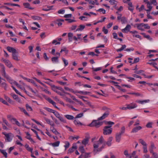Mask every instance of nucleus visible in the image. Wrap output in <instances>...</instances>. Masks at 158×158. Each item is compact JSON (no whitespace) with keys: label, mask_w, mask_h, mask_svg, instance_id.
<instances>
[{"label":"nucleus","mask_w":158,"mask_h":158,"mask_svg":"<svg viewBox=\"0 0 158 158\" xmlns=\"http://www.w3.org/2000/svg\"><path fill=\"white\" fill-rule=\"evenodd\" d=\"M106 124L109 125L108 126H106L103 129V134L104 135H109L110 134L112 131V129L111 128V125L114 124V123L111 121L106 122Z\"/></svg>","instance_id":"obj_1"},{"label":"nucleus","mask_w":158,"mask_h":158,"mask_svg":"<svg viewBox=\"0 0 158 158\" xmlns=\"http://www.w3.org/2000/svg\"><path fill=\"white\" fill-rule=\"evenodd\" d=\"M106 144L105 142L104 143L102 146L99 148H98L99 146V143H98L97 144L94 143L93 144V147L94 148V152H95L96 154L97 152L101 151L104 148L106 145Z\"/></svg>","instance_id":"obj_2"},{"label":"nucleus","mask_w":158,"mask_h":158,"mask_svg":"<svg viewBox=\"0 0 158 158\" xmlns=\"http://www.w3.org/2000/svg\"><path fill=\"white\" fill-rule=\"evenodd\" d=\"M51 87H52V89L54 91L57 93L58 94L60 95L61 96H62L63 95L61 94V93L60 92H57V89H59L63 92H64V89L61 87H58L54 85H51Z\"/></svg>","instance_id":"obj_3"},{"label":"nucleus","mask_w":158,"mask_h":158,"mask_svg":"<svg viewBox=\"0 0 158 158\" xmlns=\"http://www.w3.org/2000/svg\"><path fill=\"white\" fill-rule=\"evenodd\" d=\"M2 134L5 136V140L7 142H10L12 139V138L13 137V135L11 133H6L5 132H2Z\"/></svg>","instance_id":"obj_4"},{"label":"nucleus","mask_w":158,"mask_h":158,"mask_svg":"<svg viewBox=\"0 0 158 158\" xmlns=\"http://www.w3.org/2000/svg\"><path fill=\"white\" fill-rule=\"evenodd\" d=\"M102 123L97 122L95 120H94L89 125V126L90 127H95L96 128H98L100 126L102 125Z\"/></svg>","instance_id":"obj_5"},{"label":"nucleus","mask_w":158,"mask_h":158,"mask_svg":"<svg viewBox=\"0 0 158 158\" xmlns=\"http://www.w3.org/2000/svg\"><path fill=\"white\" fill-rule=\"evenodd\" d=\"M0 67L2 69V75L6 78L9 79L8 76L6 75L5 68L4 65L3 64L0 63Z\"/></svg>","instance_id":"obj_6"},{"label":"nucleus","mask_w":158,"mask_h":158,"mask_svg":"<svg viewBox=\"0 0 158 158\" xmlns=\"http://www.w3.org/2000/svg\"><path fill=\"white\" fill-rule=\"evenodd\" d=\"M110 114V111L108 110L106 111L105 113L103 114V115L100 118H98V120H102L106 118Z\"/></svg>","instance_id":"obj_7"},{"label":"nucleus","mask_w":158,"mask_h":158,"mask_svg":"<svg viewBox=\"0 0 158 158\" xmlns=\"http://www.w3.org/2000/svg\"><path fill=\"white\" fill-rule=\"evenodd\" d=\"M127 106L128 109L131 110L137 107V105L136 104L134 103H131L129 104H127L126 105Z\"/></svg>","instance_id":"obj_8"},{"label":"nucleus","mask_w":158,"mask_h":158,"mask_svg":"<svg viewBox=\"0 0 158 158\" xmlns=\"http://www.w3.org/2000/svg\"><path fill=\"white\" fill-rule=\"evenodd\" d=\"M122 135L120 133H117L116 134L115 140L116 142L118 143L120 142L121 140Z\"/></svg>","instance_id":"obj_9"},{"label":"nucleus","mask_w":158,"mask_h":158,"mask_svg":"<svg viewBox=\"0 0 158 158\" xmlns=\"http://www.w3.org/2000/svg\"><path fill=\"white\" fill-rule=\"evenodd\" d=\"M113 139V137L112 136L110 137L107 142H105L106 144L108 146H110L112 144L111 142Z\"/></svg>","instance_id":"obj_10"},{"label":"nucleus","mask_w":158,"mask_h":158,"mask_svg":"<svg viewBox=\"0 0 158 158\" xmlns=\"http://www.w3.org/2000/svg\"><path fill=\"white\" fill-rule=\"evenodd\" d=\"M7 50L10 52H12V53H16L17 52L16 50L14 48L10 47H7Z\"/></svg>","instance_id":"obj_11"},{"label":"nucleus","mask_w":158,"mask_h":158,"mask_svg":"<svg viewBox=\"0 0 158 158\" xmlns=\"http://www.w3.org/2000/svg\"><path fill=\"white\" fill-rule=\"evenodd\" d=\"M142 128V127L140 126L135 127L132 129L131 132L133 133H136L138 131L141 130Z\"/></svg>","instance_id":"obj_12"},{"label":"nucleus","mask_w":158,"mask_h":158,"mask_svg":"<svg viewBox=\"0 0 158 158\" xmlns=\"http://www.w3.org/2000/svg\"><path fill=\"white\" fill-rule=\"evenodd\" d=\"M131 28V26L129 24H127L125 28L122 29V31L123 33L126 32V31H130V30Z\"/></svg>","instance_id":"obj_13"},{"label":"nucleus","mask_w":158,"mask_h":158,"mask_svg":"<svg viewBox=\"0 0 158 158\" xmlns=\"http://www.w3.org/2000/svg\"><path fill=\"white\" fill-rule=\"evenodd\" d=\"M16 53H12V58L13 60L17 61H19L20 60L17 55L15 54Z\"/></svg>","instance_id":"obj_14"},{"label":"nucleus","mask_w":158,"mask_h":158,"mask_svg":"<svg viewBox=\"0 0 158 158\" xmlns=\"http://www.w3.org/2000/svg\"><path fill=\"white\" fill-rule=\"evenodd\" d=\"M5 63L6 65L9 68L13 67L12 64H11V62L8 60H6V61H5Z\"/></svg>","instance_id":"obj_15"},{"label":"nucleus","mask_w":158,"mask_h":158,"mask_svg":"<svg viewBox=\"0 0 158 158\" xmlns=\"http://www.w3.org/2000/svg\"><path fill=\"white\" fill-rule=\"evenodd\" d=\"M51 131L56 135L60 134V133L57 131L56 129H55L54 127H51Z\"/></svg>","instance_id":"obj_16"},{"label":"nucleus","mask_w":158,"mask_h":158,"mask_svg":"<svg viewBox=\"0 0 158 158\" xmlns=\"http://www.w3.org/2000/svg\"><path fill=\"white\" fill-rule=\"evenodd\" d=\"M121 10H118L116 12V14L118 15V16L117 17V19L118 20H119L121 19V18L122 16V14L121 13Z\"/></svg>","instance_id":"obj_17"},{"label":"nucleus","mask_w":158,"mask_h":158,"mask_svg":"<svg viewBox=\"0 0 158 158\" xmlns=\"http://www.w3.org/2000/svg\"><path fill=\"white\" fill-rule=\"evenodd\" d=\"M23 6L26 8L32 9V8L30 6V4L28 3H24L23 4Z\"/></svg>","instance_id":"obj_18"},{"label":"nucleus","mask_w":158,"mask_h":158,"mask_svg":"<svg viewBox=\"0 0 158 158\" xmlns=\"http://www.w3.org/2000/svg\"><path fill=\"white\" fill-rule=\"evenodd\" d=\"M25 147L28 151L30 152L31 153H32L33 149L32 148L29 147L28 145L26 144L25 146Z\"/></svg>","instance_id":"obj_19"},{"label":"nucleus","mask_w":158,"mask_h":158,"mask_svg":"<svg viewBox=\"0 0 158 158\" xmlns=\"http://www.w3.org/2000/svg\"><path fill=\"white\" fill-rule=\"evenodd\" d=\"M19 108L20 109V110L21 111L23 112L25 115L28 116H29V114L26 111V110L24 108L21 107H19Z\"/></svg>","instance_id":"obj_20"},{"label":"nucleus","mask_w":158,"mask_h":158,"mask_svg":"<svg viewBox=\"0 0 158 158\" xmlns=\"http://www.w3.org/2000/svg\"><path fill=\"white\" fill-rule=\"evenodd\" d=\"M64 117L69 120H73L74 118L73 116L68 114L64 115Z\"/></svg>","instance_id":"obj_21"},{"label":"nucleus","mask_w":158,"mask_h":158,"mask_svg":"<svg viewBox=\"0 0 158 158\" xmlns=\"http://www.w3.org/2000/svg\"><path fill=\"white\" fill-rule=\"evenodd\" d=\"M60 143L59 141H56L54 143H51L50 144L54 147L58 146Z\"/></svg>","instance_id":"obj_22"},{"label":"nucleus","mask_w":158,"mask_h":158,"mask_svg":"<svg viewBox=\"0 0 158 158\" xmlns=\"http://www.w3.org/2000/svg\"><path fill=\"white\" fill-rule=\"evenodd\" d=\"M0 152L2 154H3V155L6 158L7 157V154L5 150H4L0 149Z\"/></svg>","instance_id":"obj_23"},{"label":"nucleus","mask_w":158,"mask_h":158,"mask_svg":"<svg viewBox=\"0 0 158 158\" xmlns=\"http://www.w3.org/2000/svg\"><path fill=\"white\" fill-rule=\"evenodd\" d=\"M104 141V139L103 138V137L102 136H101L100 137L99 139V140L98 141V143H99V144H102L103 143Z\"/></svg>","instance_id":"obj_24"},{"label":"nucleus","mask_w":158,"mask_h":158,"mask_svg":"<svg viewBox=\"0 0 158 158\" xmlns=\"http://www.w3.org/2000/svg\"><path fill=\"white\" fill-rule=\"evenodd\" d=\"M121 21L122 24H124L127 22L126 18L124 17L121 18Z\"/></svg>","instance_id":"obj_25"},{"label":"nucleus","mask_w":158,"mask_h":158,"mask_svg":"<svg viewBox=\"0 0 158 158\" xmlns=\"http://www.w3.org/2000/svg\"><path fill=\"white\" fill-rule=\"evenodd\" d=\"M58 58L59 57H53L51 59L52 61L53 62H57Z\"/></svg>","instance_id":"obj_26"},{"label":"nucleus","mask_w":158,"mask_h":158,"mask_svg":"<svg viewBox=\"0 0 158 158\" xmlns=\"http://www.w3.org/2000/svg\"><path fill=\"white\" fill-rule=\"evenodd\" d=\"M79 28H77L76 30V31H82L83 29H84L85 27V26L81 25L79 26Z\"/></svg>","instance_id":"obj_27"},{"label":"nucleus","mask_w":158,"mask_h":158,"mask_svg":"<svg viewBox=\"0 0 158 158\" xmlns=\"http://www.w3.org/2000/svg\"><path fill=\"white\" fill-rule=\"evenodd\" d=\"M10 120H13L14 122H15L16 124L19 126H20V123L15 118H11L10 119Z\"/></svg>","instance_id":"obj_28"},{"label":"nucleus","mask_w":158,"mask_h":158,"mask_svg":"<svg viewBox=\"0 0 158 158\" xmlns=\"http://www.w3.org/2000/svg\"><path fill=\"white\" fill-rule=\"evenodd\" d=\"M89 142V139L88 138H86L85 139L82 141V143L84 144L85 145H86Z\"/></svg>","instance_id":"obj_29"},{"label":"nucleus","mask_w":158,"mask_h":158,"mask_svg":"<svg viewBox=\"0 0 158 158\" xmlns=\"http://www.w3.org/2000/svg\"><path fill=\"white\" fill-rule=\"evenodd\" d=\"M58 118L61 122L64 123H66V120L64 119L62 117L60 116Z\"/></svg>","instance_id":"obj_30"},{"label":"nucleus","mask_w":158,"mask_h":158,"mask_svg":"<svg viewBox=\"0 0 158 158\" xmlns=\"http://www.w3.org/2000/svg\"><path fill=\"white\" fill-rule=\"evenodd\" d=\"M73 122L76 125H78L79 124L80 125H83L82 123L77 120H75Z\"/></svg>","instance_id":"obj_31"},{"label":"nucleus","mask_w":158,"mask_h":158,"mask_svg":"<svg viewBox=\"0 0 158 158\" xmlns=\"http://www.w3.org/2000/svg\"><path fill=\"white\" fill-rule=\"evenodd\" d=\"M31 18L34 20H41L42 19V18L39 16H32Z\"/></svg>","instance_id":"obj_32"},{"label":"nucleus","mask_w":158,"mask_h":158,"mask_svg":"<svg viewBox=\"0 0 158 158\" xmlns=\"http://www.w3.org/2000/svg\"><path fill=\"white\" fill-rule=\"evenodd\" d=\"M79 150L82 153H84L85 152V150L83 146H81L79 148Z\"/></svg>","instance_id":"obj_33"},{"label":"nucleus","mask_w":158,"mask_h":158,"mask_svg":"<svg viewBox=\"0 0 158 158\" xmlns=\"http://www.w3.org/2000/svg\"><path fill=\"white\" fill-rule=\"evenodd\" d=\"M139 142L143 145V146H146L147 144L146 142L143 140L142 139H139Z\"/></svg>","instance_id":"obj_34"},{"label":"nucleus","mask_w":158,"mask_h":158,"mask_svg":"<svg viewBox=\"0 0 158 158\" xmlns=\"http://www.w3.org/2000/svg\"><path fill=\"white\" fill-rule=\"evenodd\" d=\"M125 127L124 126L122 127L121 128L120 132L118 133H120L122 135L125 132Z\"/></svg>","instance_id":"obj_35"},{"label":"nucleus","mask_w":158,"mask_h":158,"mask_svg":"<svg viewBox=\"0 0 158 158\" xmlns=\"http://www.w3.org/2000/svg\"><path fill=\"white\" fill-rule=\"evenodd\" d=\"M26 109L28 111H32V108L29 106L28 104H26Z\"/></svg>","instance_id":"obj_36"},{"label":"nucleus","mask_w":158,"mask_h":158,"mask_svg":"<svg viewBox=\"0 0 158 158\" xmlns=\"http://www.w3.org/2000/svg\"><path fill=\"white\" fill-rule=\"evenodd\" d=\"M147 17L148 19H152V17L151 16L150 14L151 13L150 12L151 10H147Z\"/></svg>","instance_id":"obj_37"},{"label":"nucleus","mask_w":158,"mask_h":158,"mask_svg":"<svg viewBox=\"0 0 158 158\" xmlns=\"http://www.w3.org/2000/svg\"><path fill=\"white\" fill-rule=\"evenodd\" d=\"M116 86H117L118 87V88L120 90H121L123 92H126V90L125 89H122L121 87L119 85H115Z\"/></svg>","instance_id":"obj_38"},{"label":"nucleus","mask_w":158,"mask_h":158,"mask_svg":"<svg viewBox=\"0 0 158 158\" xmlns=\"http://www.w3.org/2000/svg\"><path fill=\"white\" fill-rule=\"evenodd\" d=\"M90 93V92H87V91L84 92V91H79V92H78V93L82 94L84 95H86V94H89Z\"/></svg>","instance_id":"obj_39"},{"label":"nucleus","mask_w":158,"mask_h":158,"mask_svg":"<svg viewBox=\"0 0 158 158\" xmlns=\"http://www.w3.org/2000/svg\"><path fill=\"white\" fill-rule=\"evenodd\" d=\"M147 4V6L148 8L149 9L148 10H151L152 8V7L151 6L152 4L150 2H148Z\"/></svg>","instance_id":"obj_40"},{"label":"nucleus","mask_w":158,"mask_h":158,"mask_svg":"<svg viewBox=\"0 0 158 158\" xmlns=\"http://www.w3.org/2000/svg\"><path fill=\"white\" fill-rule=\"evenodd\" d=\"M109 2L112 5H115L117 3V2L115 0H110Z\"/></svg>","instance_id":"obj_41"},{"label":"nucleus","mask_w":158,"mask_h":158,"mask_svg":"<svg viewBox=\"0 0 158 158\" xmlns=\"http://www.w3.org/2000/svg\"><path fill=\"white\" fill-rule=\"evenodd\" d=\"M47 100L52 104H55V102L53 101L51 98H48L47 99Z\"/></svg>","instance_id":"obj_42"},{"label":"nucleus","mask_w":158,"mask_h":158,"mask_svg":"<svg viewBox=\"0 0 158 158\" xmlns=\"http://www.w3.org/2000/svg\"><path fill=\"white\" fill-rule=\"evenodd\" d=\"M62 60L64 62V66H66L68 65V62L67 60H66L64 58H62Z\"/></svg>","instance_id":"obj_43"},{"label":"nucleus","mask_w":158,"mask_h":158,"mask_svg":"<svg viewBox=\"0 0 158 158\" xmlns=\"http://www.w3.org/2000/svg\"><path fill=\"white\" fill-rule=\"evenodd\" d=\"M150 3L152 4H153L154 5H156L157 4L156 0H150Z\"/></svg>","instance_id":"obj_44"},{"label":"nucleus","mask_w":158,"mask_h":158,"mask_svg":"<svg viewBox=\"0 0 158 158\" xmlns=\"http://www.w3.org/2000/svg\"><path fill=\"white\" fill-rule=\"evenodd\" d=\"M83 113H80L77 114L75 118H78L81 117L83 116Z\"/></svg>","instance_id":"obj_45"},{"label":"nucleus","mask_w":158,"mask_h":158,"mask_svg":"<svg viewBox=\"0 0 158 158\" xmlns=\"http://www.w3.org/2000/svg\"><path fill=\"white\" fill-rule=\"evenodd\" d=\"M143 151L144 153H146L148 152L147 145H146V146L145 145L143 146Z\"/></svg>","instance_id":"obj_46"},{"label":"nucleus","mask_w":158,"mask_h":158,"mask_svg":"<svg viewBox=\"0 0 158 158\" xmlns=\"http://www.w3.org/2000/svg\"><path fill=\"white\" fill-rule=\"evenodd\" d=\"M0 9H10V8L6 6H0Z\"/></svg>","instance_id":"obj_47"},{"label":"nucleus","mask_w":158,"mask_h":158,"mask_svg":"<svg viewBox=\"0 0 158 158\" xmlns=\"http://www.w3.org/2000/svg\"><path fill=\"white\" fill-rule=\"evenodd\" d=\"M127 94H134L135 95L139 96L140 95V94L138 93H128Z\"/></svg>","instance_id":"obj_48"},{"label":"nucleus","mask_w":158,"mask_h":158,"mask_svg":"<svg viewBox=\"0 0 158 158\" xmlns=\"http://www.w3.org/2000/svg\"><path fill=\"white\" fill-rule=\"evenodd\" d=\"M136 25L137 26V27L140 30L142 31H143L144 30L143 29V28L142 27H141L140 25V24H137Z\"/></svg>","instance_id":"obj_49"},{"label":"nucleus","mask_w":158,"mask_h":158,"mask_svg":"<svg viewBox=\"0 0 158 158\" xmlns=\"http://www.w3.org/2000/svg\"><path fill=\"white\" fill-rule=\"evenodd\" d=\"M102 31L105 34H107L108 33V30L105 28V27H103L102 28Z\"/></svg>","instance_id":"obj_50"},{"label":"nucleus","mask_w":158,"mask_h":158,"mask_svg":"<svg viewBox=\"0 0 158 158\" xmlns=\"http://www.w3.org/2000/svg\"><path fill=\"white\" fill-rule=\"evenodd\" d=\"M11 87H12V88H13V89L15 91V92L17 94H18L19 95H21L20 93L18 91V90H17L14 86H12Z\"/></svg>","instance_id":"obj_51"},{"label":"nucleus","mask_w":158,"mask_h":158,"mask_svg":"<svg viewBox=\"0 0 158 158\" xmlns=\"http://www.w3.org/2000/svg\"><path fill=\"white\" fill-rule=\"evenodd\" d=\"M90 153H85L83 158H87L90 157Z\"/></svg>","instance_id":"obj_52"},{"label":"nucleus","mask_w":158,"mask_h":158,"mask_svg":"<svg viewBox=\"0 0 158 158\" xmlns=\"http://www.w3.org/2000/svg\"><path fill=\"white\" fill-rule=\"evenodd\" d=\"M128 5L129 6V10H133V8H130V7H133L132 4L131 2H129L128 3Z\"/></svg>","instance_id":"obj_53"},{"label":"nucleus","mask_w":158,"mask_h":158,"mask_svg":"<svg viewBox=\"0 0 158 158\" xmlns=\"http://www.w3.org/2000/svg\"><path fill=\"white\" fill-rule=\"evenodd\" d=\"M44 119L48 124H49L50 125H51V122L49 119L45 118Z\"/></svg>","instance_id":"obj_54"},{"label":"nucleus","mask_w":158,"mask_h":158,"mask_svg":"<svg viewBox=\"0 0 158 158\" xmlns=\"http://www.w3.org/2000/svg\"><path fill=\"white\" fill-rule=\"evenodd\" d=\"M69 145H70V144L69 142H66L65 145L64 146L65 148V150H66L67 148H68L69 147Z\"/></svg>","instance_id":"obj_55"},{"label":"nucleus","mask_w":158,"mask_h":158,"mask_svg":"<svg viewBox=\"0 0 158 158\" xmlns=\"http://www.w3.org/2000/svg\"><path fill=\"white\" fill-rule=\"evenodd\" d=\"M152 123H148L146 125V127L148 128H152Z\"/></svg>","instance_id":"obj_56"},{"label":"nucleus","mask_w":158,"mask_h":158,"mask_svg":"<svg viewBox=\"0 0 158 158\" xmlns=\"http://www.w3.org/2000/svg\"><path fill=\"white\" fill-rule=\"evenodd\" d=\"M139 57L135 58L134 59L133 62L132 63H135L138 62L139 61Z\"/></svg>","instance_id":"obj_57"},{"label":"nucleus","mask_w":158,"mask_h":158,"mask_svg":"<svg viewBox=\"0 0 158 158\" xmlns=\"http://www.w3.org/2000/svg\"><path fill=\"white\" fill-rule=\"evenodd\" d=\"M61 51L64 52L66 53L67 54L69 51L66 49V48L65 47H64L63 49H61Z\"/></svg>","instance_id":"obj_58"},{"label":"nucleus","mask_w":158,"mask_h":158,"mask_svg":"<svg viewBox=\"0 0 158 158\" xmlns=\"http://www.w3.org/2000/svg\"><path fill=\"white\" fill-rule=\"evenodd\" d=\"M92 69H93V71H97L101 70L102 69V68L101 67H98L96 69H94L93 68H92Z\"/></svg>","instance_id":"obj_59"},{"label":"nucleus","mask_w":158,"mask_h":158,"mask_svg":"<svg viewBox=\"0 0 158 158\" xmlns=\"http://www.w3.org/2000/svg\"><path fill=\"white\" fill-rule=\"evenodd\" d=\"M143 72L144 71L141 70L139 71H135L134 73L137 74H139L142 73V72Z\"/></svg>","instance_id":"obj_60"},{"label":"nucleus","mask_w":158,"mask_h":158,"mask_svg":"<svg viewBox=\"0 0 158 158\" xmlns=\"http://www.w3.org/2000/svg\"><path fill=\"white\" fill-rule=\"evenodd\" d=\"M72 16L71 14H66L64 15V17L65 18H71Z\"/></svg>","instance_id":"obj_61"},{"label":"nucleus","mask_w":158,"mask_h":158,"mask_svg":"<svg viewBox=\"0 0 158 158\" xmlns=\"http://www.w3.org/2000/svg\"><path fill=\"white\" fill-rule=\"evenodd\" d=\"M45 109L47 111H48V112H50L52 113L53 111H54V110L51 109L49 108H46Z\"/></svg>","instance_id":"obj_62"},{"label":"nucleus","mask_w":158,"mask_h":158,"mask_svg":"<svg viewBox=\"0 0 158 158\" xmlns=\"http://www.w3.org/2000/svg\"><path fill=\"white\" fill-rule=\"evenodd\" d=\"M40 36L41 38L42 39H44L46 37V35H45V33L43 32L40 35Z\"/></svg>","instance_id":"obj_63"},{"label":"nucleus","mask_w":158,"mask_h":158,"mask_svg":"<svg viewBox=\"0 0 158 158\" xmlns=\"http://www.w3.org/2000/svg\"><path fill=\"white\" fill-rule=\"evenodd\" d=\"M152 155L154 158H158V155L157 153H153Z\"/></svg>","instance_id":"obj_64"}]
</instances>
